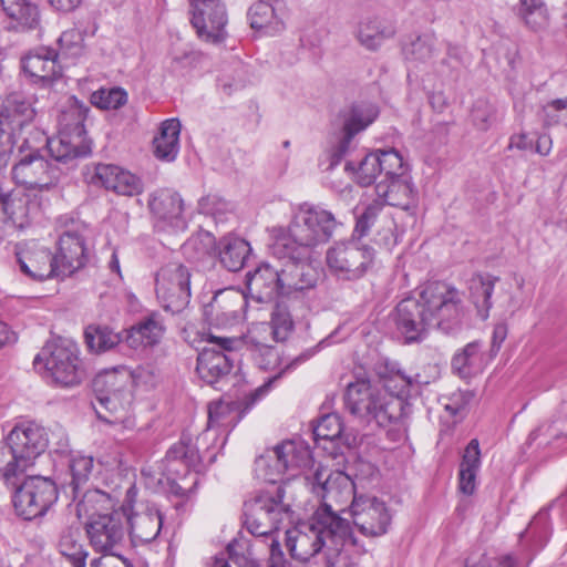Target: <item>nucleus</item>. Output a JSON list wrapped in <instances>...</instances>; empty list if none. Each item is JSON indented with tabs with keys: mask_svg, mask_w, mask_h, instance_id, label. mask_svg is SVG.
Here are the masks:
<instances>
[{
	"mask_svg": "<svg viewBox=\"0 0 567 567\" xmlns=\"http://www.w3.org/2000/svg\"><path fill=\"white\" fill-rule=\"evenodd\" d=\"M240 405L237 402L218 400L208 404L206 430L197 436L195 444L192 439L183 435L166 452L162 461L163 474L171 484V491L177 496H186L193 492L198 482V473L204 463H213L216 458V445L223 447L227 435L241 419Z\"/></svg>",
	"mask_w": 567,
	"mask_h": 567,
	"instance_id": "1",
	"label": "nucleus"
},
{
	"mask_svg": "<svg viewBox=\"0 0 567 567\" xmlns=\"http://www.w3.org/2000/svg\"><path fill=\"white\" fill-rule=\"evenodd\" d=\"M378 382L357 380L347 388L346 405L351 414L379 426L398 424L410 412L406 396L412 379L394 365L378 368Z\"/></svg>",
	"mask_w": 567,
	"mask_h": 567,
	"instance_id": "2",
	"label": "nucleus"
},
{
	"mask_svg": "<svg viewBox=\"0 0 567 567\" xmlns=\"http://www.w3.org/2000/svg\"><path fill=\"white\" fill-rule=\"evenodd\" d=\"M460 292L445 282L425 285L419 297H408L395 307L393 320L405 342L422 340L430 329L437 328L446 333L462 321Z\"/></svg>",
	"mask_w": 567,
	"mask_h": 567,
	"instance_id": "3",
	"label": "nucleus"
},
{
	"mask_svg": "<svg viewBox=\"0 0 567 567\" xmlns=\"http://www.w3.org/2000/svg\"><path fill=\"white\" fill-rule=\"evenodd\" d=\"M336 227L331 212L303 203L293 210L287 234L282 228L276 230L272 254L277 258L310 260L315 250L331 239Z\"/></svg>",
	"mask_w": 567,
	"mask_h": 567,
	"instance_id": "4",
	"label": "nucleus"
},
{
	"mask_svg": "<svg viewBox=\"0 0 567 567\" xmlns=\"http://www.w3.org/2000/svg\"><path fill=\"white\" fill-rule=\"evenodd\" d=\"M301 486H307L313 494L321 498V506L315 512L317 519H323L332 526L334 534H349V522L339 516L354 497V484L342 472H331L318 466L313 473H306Z\"/></svg>",
	"mask_w": 567,
	"mask_h": 567,
	"instance_id": "5",
	"label": "nucleus"
},
{
	"mask_svg": "<svg viewBox=\"0 0 567 567\" xmlns=\"http://www.w3.org/2000/svg\"><path fill=\"white\" fill-rule=\"evenodd\" d=\"M287 481L276 492H261L245 503V525L247 530L258 537L271 536L279 526L290 518L291 502L295 495Z\"/></svg>",
	"mask_w": 567,
	"mask_h": 567,
	"instance_id": "6",
	"label": "nucleus"
},
{
	"mask_svg": "<svg viewBox=\"0 0 567 567\" xmlns=\"http://www.w3.org/2000/svg\"><path fill=\"white\" fill-rule=\"evenodd\" d=\"M33 364L43 370L53 383L63 388L78 385L83 378L79 348L69 339L49 340L35 355Z\"/></svg>",
	"mask_w": 567,
	"mask_h": 567,
	"instance_id": "7",
	"label": "nucleus"
},
{
	"mask_svg": "<svg viewBox=\"0 0 567 567\" xmlns=\"http://www.w3.org/2000/svg\"><path fill=\"white\" fill-rule=\"evenodd\" d=\"M347 536L332 533V526L313 514L309 522L286 532V545L293 558L306 561L324 546L338 549Z\"/></svg>",
	"mask_w": 567,
	"mask_h": 567,
	"instance_id": "8",
	"label": "nucleus"
},
{
	"mask_svg": "<svg viewBox=\"0 0 567 567\" xmlns=\"http://www.w3.org/2000/svg\"><path fill=\"white\" fill-rule=\"evenodd\" d=\"M87 109L72 105L63 112L60 118L61 130L59 135L47 140V146L51 156L58 162H68L91 152L90 145L84 140V120Z\"/></svg>",
	"mask_w": 567,
	"mask_h": 567,
	"instance_id": "9",
	"label": "nucleus"
},
{
	"mask_svg": "<svg viewBox=\"0 0 567 567\" xmlns=\"http://www.w3.org/2000/svg\"><path fill=\"white\" fill-rule=\"evenodd\" d=\"M374 259L373 248L351 239L334 244L327 250L330 272L343 280H357L367 272Z\"/></svg>",
	"mask_w": 567,
	"mask_h": 567,
	"instance_id": "10",
	"label": "nucleus"
},
{
	"mask_svg": "<svg viewBox=\"0 0 567 567\" xmlns=\"http://www.w3.org/2000/svg\"><path fill=\"white\" fill-rule=\"evenodd\" d=\"M34 116L31 102L19 93H12L0 105V167L8 159L17 143L16 132L30 123Z\"/></svg>",
	"mask_w": 567,
	"mask_h": 567,
	"instance_id": "11",
	"label": "nucleus"
},
{
	"mask_svg": "<svg viewBox=\"0 0 567 567\" xmlns=\"http://www.w3.org/2000/svg\"><path fill=\"white\" fill-rule=\"evenodd\" d=\"M156 297L166 311L178 313L190 300V274L176 262L162 267L155 277Z\"/></svg>",
	"mask_w": 567,
	"mask_h": 567,
	"instance_id": "12",
	"label": "nucleus"
},
{
	"mask_svg": "<svg viewBox=\"0 0 567 567\" xmlns=\"http://www.w3.org/2000/svg\"><path fill=\"white\" fill-rule=\"evenodd\" d=\"M13 505L19 516L32 519L43 515L58 499V489L50 478L31 476L17 485Z\"/></svg>",
	"mask_w": 567,
	"mask_h": 567,
	"instance_id": "13",
	"label": "nucleus"
},
{
	"mask_svg": "<svg viewBox=\"0 0 567 567\" xmlns=\"http://www.w3.org/2000/svg\"><path fill=\"white\" fill-rule=\"evenodd\" d=\"M267 462H276V466L271 467V473H287L290 472V478L288 482L291 484L290 492L293 493V485H299V481L302 478H297L300 472L309 470L313 465L311 452L307 445L302 442L296 441H286L281 444L274 446L272 449H268L262 454V458L259 461L260 468L269 470L270 465ZM287 482V480H286ZM285 481L282 482V484Z\"/></svg>",
	"mask_w": 567,
	"mask_h": 567,
	"instance_id": "14",
	"label": "nucleus"
},
{
	"mask_svg": "<svg viewBox=\"0 0 567 567\" xmlns=\"http://www.w3.org/2000/svg\"><path fill=\"white\" fill-rule=\"evenodd\" d=\"M103 373L99 374L94 380V389L96 391L97 405H94L97 417L110 424H118L123 427H132L134 420L130 415L132 404V392L130 386L109 385L100 382Z\"/></svg>",
	"mask_w": 567,
	"mask_h": 567,
	"instance_id": "15",
	"label": "nucleus"
},
{
	"mask_svg": "<svg viewBox=\"0 0 567 567\" xmlns=\"http://www.w3.org/2000/svg\"><path fill=\"white\" fill-rule=\"evenodd\" d=\"M208 346L204 347L197 357L196 371L202 380L214 384L226 377L231 370V353L239 343L237 339L215 337L207 333Z\"/></svg>",
	"mask_w": 567,
	"mask_h": 567,
	"instance_id": "16",
	"label": "nucleus"
},
{
	"mask_svg": "<svg viewBox=\"0 0 567 567\" xmlns=\"http://www.w3.org/2000/svg\"><path fill=\"white\" fill-rule=\"evenodd\" d=\"M61 176L58 165L39 152L23 156L12 167V178L17 185L25 189L49 192L56 187Z\"/></svg>",
	"mask_w": 567,
	"mask_h": 567,
	"instance_id": "17",
	"label": "nucleus"
},
{
	"mask_svg": "<svg viewBox=\"0 0 567 567\" xmlns=\"http://www.w3.org/2000/svg\"><path fill=\"white\" fill-rule=\"evenodd\" d=\"M148 209L158 231L175 234L187 228L185 203L179 193L162 188L150 194Z\"/></svg>",
	"mask_w": 567,
	"mask_h": 567,
	"instance_id": "18",
	"label": "nucleus"
},
{
	"mask_svg": "<svg viewBox=\"0 0 567 567\" xmlns=\"http://www.w3.org/2000/svg\"><path fill=\"white\" fill-rule=\"evenodd\" d=\"M372 228L374 243L386 250H392L403 235V229L399 228L394 217L384 213L382 204L378 200L368 205L357 217L354 234L364 237Z\"/></svg>",
	"mask_w": 567,
	"mask_h": 567,
	"instance_id": "19",
	"label": "nucleus"
},
{
	"mask_svg": "<svg viewBox=\"0 0 567 567\" xmlns=\"http://www.w3.org/2000/svg\"><path fill=\"white\" fill-rule=\"evenodd\" d=\"M192 25L197 37L207 43L219 44L227 38L228 14L221 0H197L190 3Z\"/></svg>",
	"mask_w": 567,
	"mask_h": 567,
	"instance_id": "20",
	"label": "nucleus"
},
{
	"mask_svg": "<svg viewBox=\"0 0 567 567\" xmlns=\"http://www.w3.org/2000/svg\"><path fill=\"white\" fill-rule=\"evenodd\" d=\"M7 444L12 450L16 460L20 462L25 471L48 447L49 435L47 430L40 424L32 421H23L16 424L9 432Z\"/></svg>",
	"mask_w": 567,
	"mask_h": 567,
	"instance_id": "21",
	"label": "nucleus"
},
{
	"mask_svg": "<svg viewBox=\"0 0 567 567\" xmlns=\"http://www.w3.org/2000/svg\"><path fill=\"white\" fill-rule=\"evenodd\" d=\"M350 513L354 526L368 537H379L388 533L392 515L386 504L375 496L360 495L351 503Z\"/></svg>",
	"mask_w": 567,
	"mask_h": 567,
	"instance_id": "22",
	"label": "nucleus"
},
{
	"mask_svg": "<svg viewBox=\"0 0 567 567\" xmlns=\"http://www.w3.org/2000/svg\"><path fill=\"white\" fill-rule=\"evenodd\" d=\"M89 233L90 229L86 225L75 223L60 235L54 259L56 260L58 271L61 277L71 276L85 266Z\"/></svg>",
	"mask_w": 567,
	"mask_h": 567,
	"instance_id": "23",
	"label": "nucleus"
},
{
	"mask_svg": "<svg viewBox=\"0 0 567 567\" xmlns=\"http://www.w3.org/2000/svg\"><path fill=\"white\" fill-rule=\"evenodd\" d=\"M85 532L95 551H114L125 536L123 514L118 511L105 514L93 513L85 523Z\"/></svg>",
	"mask_w": 567,
	"mask_h": 567,
	"instance_id": "24",
	"label": "nucleus"
},
{
	"mask_svg": "<svg viewBox=\"0 0 567 567\" xmlns=\"http://www.w3.org/2000/svg\"><path fill=\"white\" fill-rule=\"evenodd\" d=\"M14 254L20 271L30 279L42 281L61 277L54 255L38 241L18 243Z\"/></svg>",
	"mask_w": 567,
	"mask_h": 567,
	"instance_id": "25",
	"label": "nucleus"
},
{
	"mask_svg": "<svg viewBox=\"0 0 567 567\" xmlns=\"http://www.w3.org/2000/svg\"><path fill=\"white\" fill-rule=\"evenodd\" d=\"M247 296L234 288L219 290L204 307L205 319L216 327H230L238 323L245 315Z\"/></svg>",
	"mask_w": 567,
	"mask_h": 567,
	"instance_id": "26",
	"label": "nucleus"
},
{
	"mask_svg": "<svg viewBox=\"0 0 567 567\" xmlns=\"http://www.w3.org/2000/svg\"><path fill=\"white\" fill-rule=\"evenodd\" d=\"M124 520L128 525V535L134 545L154 540L163 524L159 511L150 504H140L136 511L124 516Z\"/></svg>",
	"mask_w": 567,
	"mask_h": 567,
	"instance_id": "27",
	"label": "nucleus"
},
{
	"mask_svg": "<svg viewBox=\"0 0 567 567\" xmlns=\"http://www.w3.org/2000/svg\"><path fill=\"white\" fill-rule=\"evenodd\" d=\"M246 287L250 298L258 302L272 300L281 295V270L261 264L246 275Z\"/></svg>",
	"mask_w": 567,
	"mask_h": 567,
	"instance_id": "28",
	"label": "nucleus"
},
{
	"mask_svg": "<svg viewBox=\"0 0 567 567\" xmlns=\"http://www.w3.org/2000/svg\"><path fill=\"white\" fill-rule=\"evenodd\" d=\"M287 259V264L281 269L282 296H290L293 292L316 287L320 278V271L318 268L312 266L309 260Z\"/></svg>",
	"mask_w": 567,
	"mask_h": 567,
	"instance_id": "29",
	"label": "nucleus"
},
{
	"mask_svg": "<svg viewBox=\"0 0 567 567\" xmlns=\"http://www.w3.org/2000/svg\"><path fill=\"white\" fill-rule=\"evenodd\" d=\"M94 178L117 195L135 196L143 192V183L136 175L113 164H99Z\"/></svg>",
	"mask_w": 567,
	"mask_h": 567,
	"instance_id": "30",
	"label": "nucleus"
},
{
	"mask_svg": "<svg viewBox=\"0 0 567 567\" xmlns=\"http://www.w3.org/2000/svg\"><path fill=\"white\" fill-rule=\"evenodd\" d=\"M165 333V324L158 313H151L124 330V343L134 350L158 344Z\"/></svg>",
	"mask_w": 567,
	"mask_h": 567,
	"instance_id": "31",
	"label": "nucleus"
},
{
	"mask_svg": "<svg viewBox=\"0 0 567 567\" xmlns=\"http://www.w3.org/2000/svg\"><path fill=\"white\" fill-rule=\"evenodd\" d=\"M285 13L281 2L260 0L249 8L248 19L252 29L262 30L267 35H275L285 29Z\"/></svg>",
	"mask_w": 567,
	"mask_h": 567,
	"instance_id": "32",
	"label": "nucleus"
},
{
	"mask_svg": "<svg viewBox=\"0 0 567 567\" xmlns=\"http://www.w3.org/2000/svg\"><path fill=\"white\" fill-rule=\"evenodd\" d=\"M378 114V109L372 104L353 106L344 120L343 135L336 146L333 156L339 159L346 155L352 138L365 130L377 118Z\"/></svg>",
	"mask_w": 567,
	"mask_h": 567,
	"instance_id": "33",
	"label": "nucleus"
},
{
	"mask_svg": "<svg viewBox=\"0 0 567 567\" xmlns=\"http://www.w3.org/2000/svg\"><path fill=\"white\" fill-rule=\"evenodd\" d=\"M375 192L385 204L403 210H410L416 205V194L408 175L379 182Z\"/></svg>",
	"mask_w": 567,
	"mask_h": 567,
	"instance_id": "34",
	"label": "nucleus"
},
{
	"mask_svg": "<svg viewBox=\"0 0 567 567\" xmlns=\"http://www.w3.org/2000/svg\"><path fill=\"white\" fill-rule=\"evenodd\" d=\"M295 322L288 307L284 303H277L270 316V322L256 323L249 334L272 341H285L292 332Z\"/></svg>",
	"mask_w": 567,
	"mask_h": 567,
	"instance_id": "35",
	"label": "nucleus"
},
{
	"mask_svg": "<svg viewBox=\"0 0 567 567\" xmlns=\"http://www.w3.org/2000/svg\"><path fill=\"white\" fill-rule=\"evenodd\" d=\"M100 382H104L109 385H126L151 389L154 388L157 382L156 370L152 364L138 365L131 370L126 367H120L111 371L103 373V378Z\"/></svg>",
	"mask_w": 567,
	"mask_h": 567,
	"instance_id": "36",
	"label": "nucleus"
},
{
	"mask_svg": "<svg viewBox=\"0 0 567 567\" xmlns=\"http://www.w3.org/2000/svg\"><path fill=\"white\" fill-rule=\"evenodd\" d=\"M9 20V28L17 31L34 30L40 24V10L31 0H0Z\"/></svg>",
	"mask_w": 567,
	"mask_h": 567,
	"instance_id": "37",
	"label": "nucleus"
},
{
	"mask_svg": "<svg viewBox=\"0 0 567 567\" xmlns=\"http://www.w3.org/2000/svg\"><path fill=\"white\" fill-rule=\"evenodd\" d=\"M56 56L58 54L53 50L42 48L30 52L22 59V69L35 82L52 81L60 74Z\"/></svg>",
	"mask_w": 567,
	"mask_h": 567,
	"instance_id": "38",
	"label": "nucleus"
},
{
	"mask_svg": "<svg viewBox=\"0 0 567 567\" xmlns=\"http://www.w3.org/2000/svg\"><path fill=\"white\" fill-rule=\"evenodd\" d=\"M394 34L395 27L392 22L379 17H368L360 21L357 39L367 50L374 51Z\"/></svg>",
	"mask_w": 567,
	"mask_h": 567,
	"instance_id": "39",
	"label": "nucleus"
},
{
	"mask_svg": "<svg viewBox=\"0 0 567 567\" xmlns=\"http://www.w3.org/2000/svg\"><path fill=\"white\" fill-rule=\"evenodd\" d=\"M56 546L59 553L73 567H85L89 553L84 547L81 527L78 523L64 526L61 529Z\"/></svg>",
	"mask_w": 567,
	"mask_h": 567,
	"instance_id": "40",
	"label": "nucleus"
},
{
	"mask_svg": "<svg viewBox=\"0 0 567 567\" xmlns=\"http://www.w3.org/2000/svg\"><path fill=\"white\" fill-rule=\"evenodd\" d=\"M181 122L177 118H168L162 122L158 134L154 137V154L165 162L176 159L179 152Z\"/></svg>",
	"mask_w": 567,
	"mask_h": 567,
	"instance_id": "41",
	"label": "nucleus"
},
{
	"mask_svg": "<svg viewBox=\"0 0 567 567\" xmlns=\"http://www.w3.org/2000/svg\"><path fill=\"white\" fill-rule=\"evenodd\" d=\"M250 250V246L246 240L233 235L223 237L218 245L220 262L229 271L240 270Z\"/></svg>",
	"mask_w": 567,
	"mask_h": 567,
	"instance_id": "42",
	"label": "nucleus"
},
{
	"mask_svg": "<svg viewBox=\"0 0 567 567\" xmlns=\"http://www.w3.org/2000/svg\"><path fill=\"white\" fill-rule=\"evenodd\" d=\"M313 436L318 445L321 442H331L337 446L343 444L350 446L354 437L344 432L343 423L339 414L329 413L320 417L313 427Z\"/></svg>",
	"mask_w": 567,
	"mask_h": 567,
	"instance_id": "43",
	"label": "nucleus"
},
{
	"mask_svg": "<svg viewBox=\"0 0 567 567\" xmlns=\"http://www.w3.org/2000/svg\"><path fill=\"white\" fill-rule=\"evenodd\" d=\"M481 466L480 443L473 439L467 444L460 465V491L465 495H472L476 487V475Z\"/></svg>",
	"mask_w": 567,
	"mask_h": 567,
	"instance_id": "44",
	"label": "nucleus"
},
{
	"mask_svg": "<svg viewBox=\"0 0 567 567\" xmlns=\"http://www.w3.org/2000/svg\"><path fill=\"white\" fill-rule=\"evenodd\" d=\"M76 502V514L79 517L85 516L87 519L91 515L103 514L113 509L115 502L113 496L99 488L86 489L84 493L80 492V496L74 501Z\"/></svg>",
	"mask_w": 567,
	"mask_h": 567,
	"instance_id": "45",
	"label": "nucleus"
},
{
	"mask_svg": "<svg viewBox=\"0 0 567 567\" xmlns=\"http://www.w3.org/2000/svg\"><path fill=\"white\" fill-rule=\"evenodd\" d=\"M484 365V355L481 352L480 342L466 344L452 359V368L461 378H470L481 372Z\"/></svg>",
	"mask_w": 567,
	"mask_h": 567,
	"instance_id": "46",
	"label": "nucleus"
},
{
	"mask_svg": "<svg viewBox=\"0 0 567 567\" xmlns=\"http://www.w3.org/2000/svg\"><path fill=\"white\" fill-rule=\"evenodd\" d=\"M71 481L68 487L71 489L73 501L80 496V491L87 483L95 471L94 458L81 453L72 454L69 461Z\"/></svg>",
	"mask_w": 567,
	"mask_h": 567,
	"instance_id": "47",
	"label": "nucleus"
},
{
	"mask_svg": "<svg viewBox=\"0 0 567 567\" xmlns=\"http://www.w3.org/2000/svg\"><path fill=\"white\" fill-rule=\"evenodd\" d=\"M378 156L375 151L367 153L360 161H348L344 171L353 182L362 187L372 185L380 176Z\"/></svg>",
	"mask_w": 567,
	"mask_h": 567,
	"instance_id": "48",
	"label": "nucleus"
},
{
	"mask_svg": "<svg viewBox=\"0 0 567 567\" xmlns=\"http://www.w3.org/2000/svg\"><path fill=\"white\" fill-rule=\"evenodd\" d=\"M85 342L92 352L101 353L124 342V330L115 332L107 326H89L84 332Z\"/></svg>",
	"mask_w": 567,
	"mask_h": 567,
	"instance_id": "49",
	"label": "nucleus"
},
{
	"mask_svg": "<svg viewBox=\"0 0 567 567\" xmlns=\"http://www.w3.org/2000/svg\"><path fill=\"white\" fill-rule=\"evenodd\" d=\"M497 281L498 278L492 275H475L470 280L471 298L483 319L488 316V310L492 307V292Z\"/></svg>",
	"mask_w": 567,
	"mask_h": 567,
	"instance_id": "50",
	"label": "nucleus"
},
{
	"mask_svg": "<svg viewBox=\"0 0 567 567\" xmlns=\"http://www.w3.org/2000/svg\"><path fill=\"white\" fill-rule=\"evenodd\" d=\"M379 172L382 181L394 179L406 174L408 167L402 155L394 148L377 150Z\"/></svg>",
	"mask_w": 567,
	"mask_h": 567,
	"instance_id": "51",
	"label": "nucleus"
},
{
	"mask_svg": "<svg viewBox=\"0 0 567 567\" xmlns=\"http://www.w3.org/2000/svg\"><path fill=\"white\" fill-rule=\"evenodd\" d=\"M0 212L10 219L13 225L22 227L28 220V202L21 196L2 193Z\"/></svg>",
	"mask_w": 567,
	"mask_h": 567,
	"instance_id": "52",
	"label": "nucleus"
},
{
	"mask_svg": "<svg viewBox=\"0 0 567 567\" xmlns=\"http://www.w3.org/2000/svg\"><path fill=\"white\" fill-rule=\"evenodd\" d=\"M435 44V35L424 33L404 48L405 58L410 61L426 62L433 58L436 51Z\"/></svg>",
	"mask_w": 567,
	"mask_h": 567,
	"instance_id": "53",
	"label": "nucleus"
},
{
	"mask_svg": "<svg viewBox=\"0 0 567 567\" xmlns=\"http://www.w3.org/2000/svg\"><path fill=\"white\" fill-rule=\"evenodd\" d=\"M214 249L215 238L209 233H200L193 236L183 245V254L194 261L209 256Z\"/></svg>",
	"mask_w": 567,
	"mask_h": 567,
	"instance_id": "54",
	"label": "nucleus"
},
{
	"mask_svg": "<svg viewBox=\"0 0 567 567\" xmlns=\"http://www.w3.org/2000/svg\"><path fill=\"white\" fill-rule=\"evenodd\" d=\"M24 470L16 460L12 450L0 443V475L4 483L11 486L18 485V480Z\"/></svg>",
	"mask_w": 567,
	"mask_h": 567,
	"instance_id": "55",
	"label": "nucleus"
},
{
	"mask_svg": "<svg viewBox=\"0 0 567 567\" xmlns=\"http://www.w3.org/2000/svg\"><path fill=\"white\" fill-rule=\"evenodd\" d=\"M126 101L127 94L121 87L100 89L91 95V103L102 110H116Z\"/></svg>",
	"mask_w": 567,
	"mask_h": 567,
	"instance_id": "56",
	"label": "nucleus"
},
{
	"mask_svg": "<svg viewBox=\"0 0 567 567\" xmlns=\"http://www.w3.org/2000/svg\"><path fill=\"white\" fill-rule=\"evenodd\" d=\"M248 338L256 346L255 361L264 370L274 369L279 362L278 351L268 344L267 337L259 338L249 334Z\"/></svg>",
	"mask_w": 567,
	"mask_h": 567,
	"instance_id": "57",
	"label": "nucleus"
},
{
	"mask_svg": "<svg viewBox=\"0 0 567 567\" xmlns=\"http://www.w3.org/2000/svg\"><path fill=\"white\" fill-rule=\"evenodd\" d=\"M121 472L122 458L120 453L113 452L104 454L97 460L95 473L97 476H101L106 484L113 483L114 480L121 475Z\"/></svg>",
	"mask_w": 567,
	"mask_h": 567,
	"instance_id": "58",
	"label": "nucleus"
},
{
	"mask_svg": "<svg viewBox=\"0 0 567 567\" xmlns=\"http://www.w3.org/2000/svg\"><path fill=\"white\" fill-rule=\"evenodd\" d=\"M539 116L545 126L567 125V99H557L543 106Z\"/></svg>",
	"mask_w": 567,
	"mask_h": 567,
	"instance_id": "59",
	"label": "nucleus"
},
{
	"mask_svg": "<svg viewBox=\"0 0 567 567\" xmlns=\"http://www.w3.org/2000/svg\"><path fill=\"white\" fill-rule=\"evenodd\" d=\"M495 110L493 105L484 101H477L472 110L473 124L482 131L489 128L494 122Z\"/></svg>",
	"mask_w": 567,
	"mask_h": 567,
	"instance_id": "60",
	"label": "nucleus"
},
{
	"mask_svg": "<svg viewBox=\"0 0 567 567\" xmlns=\"http://www.w3.org/2000/svg\"><path fill=\"white\" fill-rule=\"evenodd\" d=\"M81 37L74 31H65L59 39L60 50L62 54L79 55L82 52Z\"/></svg>",
	"mask_w": 567,
	"mask_h": 567,
	"instance_id": "61",
	"label": "nucleus"
},
{
	"mask_svg": "<svg viewBox=\"0 0 567 567\" xmlns=\"http://www.w3.org/2000/svg\"><path fill=\"white\" fill-rule=\"evenodd\" d=\"M49 435V444L54 447L55 452L64 453L69 447V436L64 427L59 424L47 430Z\"/></svg>",
	"mask_w": 567,
	"mask_h": 567,
	"instance_id": "62",
	"label": "nucleus"
},
{
	"mask_svg": "<svg viewBox=\"0 0 567 567\" xmlns=\"http://www.w3.org/2000/svg\"><path fill=\"white\" fill-rule=\"evenodd\" d=\"M91 567H132L131 563L114 551L103 553L100 558L93 559Z\"/></svg>",
	"mask_w": 567,
	"mask_h": 567,
	"instance_id": "63",
	"label": "nucleus"
},
{
	"mask_svg": "<svg viewBox=\"0 0 567 567\" xmlns=\"http://www.w3.org/2000/svg\"><path fill=\"white\" fill-rule=\"evenodd\" d=\"M239 544L231 542L227 546L229 558L239 567H256L255 560L249 554L238 550Z\"/></svg>",
	"mask_w": 567,
	"mask_h": 567,
	"instance_id": "64",
	"label": "nucleus"
}]
</instances>
